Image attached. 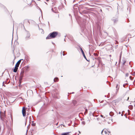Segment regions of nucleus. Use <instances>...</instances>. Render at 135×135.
Wrapping results in <instances>:
<instances>
[{"instance_id": "40", "label": "nucleus", "mask_w": 135, "mask_h": 135, "mask_svg": "<svg viewBox=\"0 0 135 135\" xmlns=\"http://www.w3.org/2000/svg\"><path fill=\"white\" fill-rule=\"evenodd\" d=\"M74 92H73L72 93H70L74 94Z\"/></svg>"}, {"instance_id": "56", "label": "nucleus", "mask_w": 135, "mask_h": 135, "mask_svg": "<svg viewBox=\"0 0 135 135\" xmlns=\"http://www.w3.org/2000/svg\"><path fill=\"white\" fill-rule=\"evenodd\" d=\"M130 62H129V64H130Z\"/></svg>"}, {"instance_id": "16", "label": "nucleus", "mask_w": 135, "mask_h": 135, "mask_svg": "<svg viewBox=\"0 0 135 135\" xmlns=\"http://www.w3.org/2000/svg\"><path fill=\"white\" fill-rule=\"evenodd\" d=\"M114 113L112 112H110L109 113V115L111 116H112L114 115Z\"/></svg>"}, {"instance_id": "13", "label": "nucleus", "mask_w": 135, "mask_h": 135, "mask_svg": "<svg viewBox=\"0 0 135 135\" xmlns=\"http://www.w3.org/2000/svg\"><path fill=\"white\" fill-rule=\"evenodd\" d=\"M23 77V76L22 75H21V76L20 75L19 78V82L20 83H21V81L22 80Z\"/></svg>"}, {"instance_id": "11", "label": "nucleus", "mask_w": 135, "mask_h": 135, "mask_svg": "<svg viewBox=\"0 0 135 135\" xmlns=\"http://www.w3.org/2000/svg\"><path fill=\"white\" fill-rule=\"evenodd\" d=\"M5 83L8 84L10 82V80L8 79H7L6 81H4Z\"/></svg>"}, {"instance_id": "32", "label": "nucleus", "mask_w": 135, "mask_h": 135, "mask_svg": "<svg viewBox=\"0 0 135 135\" xmlns=\"http://www.w3.org/2000/svg\"><path fill=\"white\" fill-rule=\"evenodd\" d=\"M4 83H5V82L4 81L3 82V86H5L4 84Z\"/></svg>"}, {"instance_id": "37", "label": "nucleus", "mask_w": 135, "mask_h": 135, "mask_svg": "<svg viewBox=\"0 0 135 135\" xmlns=\"http://www.w3.org/2000/svg\"><path fill=\"white\" fill-rule=\"evenodd\" d=\"M108 131V133H110V131Z\"/></svg>"}, {"instance_id": "58", "label": "nucleus", "mask_w": 135, "mask_h": 135, "mask_svg": "<svg viewBox=\"0 0 135 135\" xmlns=\"http://www.w3.org/2000/svg\"><path fill=\"white\" fill-rule=\"evenodd\" d=\"M100 27H99V29H100Z\"/></svg>"}, {"instance_id": "6", "label": "nucleus", "mask_w": 135, "mask_h": 135, "mask_svg": "<svg viewBox=\"0 0 135 135\" xmlns=\"http://www.w3.org/2000/svg\"><path fill=\"white\" fill-rule=\"evenodd\" d=\"M0 119L3 123H4L6 125H7L8 121L6 119V118H2Z\"/></svg>"}, {"instance_id": "2", "label": "nucleus", "mask_w": 135, "mask_h": 135, "mask_svg": "<svg viewBox=\"0 0 135 135\" xmlns=\"http://www.w3.org/2000/svg\"><path fill=\"white\" fill-rule=\"evenodd\" d=\"M22 59L19 60L16 63L15 65V68L14 69L13 71L15 73H16L17 70L18 69V67L21 62V60Z\"/></svg>"}, {"instance_id": "63", "label": "nucleus", "mask_w": 135, "mask_h": 135, "mask_svg": "<svg viewBox=\"0 0 135 135\" xmlns=\"http://www.w3.org/2000/svg\"><path fill=\"white\" fill-rule=\"evenodd\" d=\"M78 135H79V134H78Z\"/></svg>"}, {"instance_id": "17", "label": "nucleus", "mask_w": 135, "mask_h": 135, "mask_svg": "<svg viewBox=\"0 0 135 135\" xmlns=\"http://www.w3.org/2000/svg\"><path fill=\"white\" fill-rule=\"evenodd\" d=\"M76 101L75 100L73 101V104L75 105L76 104Z\"/></svg>"}, {"instance_id": "27", "label": "nucleus", "mask_w": 135, "mask_h": 135, "mask_svg": "<svg viewBox=\"0 0 135 135\" xmlns=\"http://www.w3.org/2000/svg\"><path fill=\"white\" fill-rule=\"evenodd\" d=\"M107 131L108 130H105L104 131V132L105 134H107V132H108Z\"/></svg>"}, {"instance_id": "28", "label": "nucleus", "mask_w": 135, "mask_h": 135, "mask_svg": "<svg viewBox=\"0 0 135 135\" xmlns=\"http://www.w3.org/2000/svg\"><path fill=\"white\" fill-rule=\"evenodd\" d=\"M126 77H127L128 76H129V74L128 73H127L126 74Z\"/></svg>"}, {"instance_id": "38", "label": "nucleus", "mask_w": 135, "mask_h": 135, "mask_svg": "<svg viewBox=\"0 0 135 135\" xmlns=\"http://www.w3.org/2000/svg\"><path fill=\"white\" fill-rule=\"evenodd\" d=\"M118 85L117 84V86H116V88H117V87H118Z\"/></svg>"}, {"instance_id": "35", "label": "nucleus", "mask_w": 135, "mask_h": 135, "mask_svg": "<svg viewBox=\"0 0 135 135\" xmlns=\"http://www.w3.org/2000/svg\"><path fill=\"white\" fill-rule=\"evenodd\" d=\"M2 112L1 111H0V115H2Z\"/></svg>"}, {"instance_id": "30", "label": "nucleus", "mask_w": 135, "mask_h": 135, "mask_svg": "<svg viewBox=\"0 0 135 135\" xmlns=\"http://www.w3.org/2000/svg\"><path fill=\"white\" fill-rule=\"evenodd\" d=\"M132 75L133 76H135V73L134 72L132 74Z\"/></svg>"}, {"instance_id": "59", "label": "nucleus", "mask_w": 135, "mask_h": 135, "mask_svg": "<svg viewBox=\"0 0 135 135\" xmlns=\"http://www.w3.org/2000/svg\"><path fill=\"white\" fill-rule=\"evenodd\" d=\"M100 27H99V29H100Z\"/></svg>"}, {"instance_id": "19", "label": "nucleus", "mask_w": 135, "mask_h": 135, "mask_svg": "<svg viewBox=\"0 0 135 135\" xmlns=\"http://www.w3.org/2000/svg\"><path fill=\"white\" fill-rule=\"evenodd\" d=\"M66 54H67V53L66 52H65V51H63L62 52V55L63 56H64V55H66Z\"/></svg>"}, {"instance_id": "9", "label": "nucleus", "mask_w": 135, "mask_h": 135, "mask_svg": "<svg viewBox=\"0 0 135 135\" xmlns=\"http://www.w3.org/2000/svg\"><path fill=\"white\" fill-rule=\"evenodd\" d=\"M2 118H6V115L4 112V113H2V115H0V118L1 119Z\"/></svg>"}, {"instance_id": "15", "label": "nucleus", "mask_w": 135, "mask_h": 135, "mask_svg": "<svg viewBox=\"0 0 135 135\" xmlns=\"http://www.w3.org/2000/svg\"><path fill=\"white\" fill-rule=\"evenodd\" d=\"M128 108L130 109L131 110L133 108V106L132 105H131L128 106Z\"/></svg>"}, {"instance_id": "49", "label": "nucleus", "mask_w": 135, "mask_h": 135, "mask_svg": "<svg viewBox=\"0 0 135 135\" xmlns=\"http://www.w3.org/2000/svg\"><path fill=\"white\" fill-rule=\"evenodd\" d=\"M63 126H64V127H65V126L64 125H63Z\"/></svg>"}, {"instance_id": "21", "label": "nucleus", "mask_w": 135, "mask_h": 135, "mask_svg": "<svg viewBox=\"0 0 135 135\" xmlns=\"http://www.w3.org/2000/svg\"><path fill=\"white\" fill-rule=\"evenodd\" d=\"M128 85V83L124 84L123 85V86L124 87H125V86L127 85Z\"/></svg>"}, {"instance_id": "47", "label": "nucleus", "mask_w": 135, "mask_h": 135, "mask_svg": "<svg viewBox=\"0 0 135 135\" xmlns=\"http://www.w3.org/2000/svg\"><path fill=\"white\" fill-rule=\"evenodd\" d=\"M121 116H123V114H121Z\"/></svg>"}, {"instance_id": "14", "label": "nucleus", "mask_w": 135, "mask_h": 135, "mask_svg": "<svg viewBox=\"0 0 135 135\" xmlns=\"http://www.w3.org/2000/svg\"><path fill=\"white\" fill-rule=\"evenodd\" d=\"M59 80L58 78L57 77L55 78L54 79V82H57Z\"/></svg>"}, {"instance_id": "18", "label": "nucleus", "mask_w": 135, "mask_h": 135, "mask_svg": "<svg viewBox=\"0 0 135 135\" xmlns=\"http://www.w3.org/2000/svg\"><path fill=\"white\" fill-rule=\"evenodd\" d=\"M89 115L90 116H91L92 115H93V116H94L93 114L91 112H90L89 114Z\"/></svg>"}, {"instance_id": "31", "label": "nucleus", "mask_w": 135, "mask_h": 135, "mask_svg": "<svg viewBox=\"0 0 135 135\" xmlns=\"http://www.w3.org/2000/svg\"><path fill=\"white\" fill-rule=\"evenodd\" d=\"M126 62V61H124V62L123 63V64L124 65L125 63Z\"/></svg>"}, {"instance_id": "46", "label": "nucleus", "mask_w": 135, "mask_h": 135, "mask_svg": "<svg viewBox=\"0 0 135 135\" xmlns=\"http://www.w3.org/2000/svg\"><path fill=\"white\" fill-rule=\"evenodd\" d=\"M52 44H54V43L53 42H52Z\"/></svg>"}, {"instance_id": "52", "label": "nucleus", "mask_w": 135, "mask_h": 135, "mask_svg": "<svg viewBox=\"0 0 135 135\" xmlns=\"http://www.w3.org/2000/svg\"><path fill=\"white\" fill-rule=\"evenodd\" d=\"M47 1H48L49 0H46Z\"/></svg>"}, {"instance_id": "60", "label": "nucleus", "mask_w": 135, "mask_h": 135, "mask_svg": "<svg viewBox=\"0 0 135 135\" xmlns=\"http://www.w3.org/2000/svg\"><path fill=\"white\" fill-rule=\"evenodd\" d=\"M106 95H105V97H106Z\"/></svg>"}, {"instance_id": "41", "label": "nucleus", "mask_w": 135, "mask_h": 135, "mask_svg": "<svg viewBox=\"0 0 135 135\" xmlns=\"http://www.w3.org/2000/svg\"><path fill=\"white\" fill-rule=\"evenodd\" d=\"M54 9H56V7H54Z\"/></svg>"}, {"instance_id": "29", "label": "nucleus", "mask_w": 135, "mask_h": 135, "mask_svg": "<svg viewBox=\"0 0 135 135\" xmlns=\"http://www.w3.org/2000/svg\"><path fill=\"white\" fill-rule=\"evenodd\" d=\"M104 129H103V130L102 131V132H101V134H102H102H103V131L104 130Z\"/></svg>"}, {"instance_id": "51", "label": "nucleus", "mask_w": 135, "mask_h": 135, "mask_svg": "<svg viewBox=\"0 0 135 135\" xmlns=\"http://www.w3.org/2000/svg\"><path fill=\"white\" fill-rule=\"evenodd\" d=\"M101 117H103V115H101Z\"/></svg>"}, {"instance_id": "10", "label": "nucleus", "mask_w": 135, "mask_h": 135, "mask_svg": "<svg viewBox=\"0 0 135 135\" xmlns=\"http://www.w3.org/2000/svg\"><path fill=\"white\" fill-rule=\"evenodd\" d=\"M25 72V71L24 70H23L22 69H21V72L20 75H21H21H22L23 76L24 73Z\"/></svg>"}, {"instance_id": "54", "label": "nucleus", "mask_w": 135, "mask_h": 135, "mask_svg": "<svg viewBox=\"0 0 135 135\" xmlns=\"http://www.w3.org/2000/svg\"><path fill=\"white\" fill-rule=\"evenodd\" d=\"M79 133H80V132L79 131Z\"/></svg>"}, {"instance_id": "39", "label": "nucleus", "mask_w": 135, "mask_h": 135, "mask_svg": "<svg viewBox=\"0 0 135 135\" xmlns=\"http://www.w3.org/2000/svg\"><path fill=\"white\" fill-rule=\"evenodd\" d=\"M76 0H74L73 1V2H74Z\"/></svg>"}, {"instance_id": "8", "label": "nucleus", "mask_w": 135, "mask_h": 135, "mask_svg": "<svg viewBox=\"0 0 135 135\" xmlns=\"http://www.w3.org/2000/svg\"><path fill=\"white\" fill-rule=\"evenodd\" d=\"M28 68L29 66H26L23 68L22 69L25 72H26L28 71Z\"/></svg>"}, {"instance_id": "26", "label": "nucleus", "mask_w": 135, "mask_h": 135, "mask_svg": "<svg viewBox=\"0 0 135 135\" xmlns=\"http://www.w3.org/2000/svg\"><path fill=\"white\" fill-rule=\"evenodd\" d=\"M35 125H36V124L35 123H32V125L33 126H35Z\"/></svg>"}, {"instance_id": "55", "label": "nucleus", "mask_w": 135, "mask_h": 135, "mask_svg": "<svg viewBox=\"0 0 135 135\" xmlns=\"http://www.w3.org/2000/svg\"><path fill=\"white\" fill-rule=\"evenodd\" d=\"M26 124V122L25 123V125Z\"/></svg>"}, {"instance_id": "62", "label": "nucleus", "mask_w": 135, "mask_h": 135, "mask_svg": "<svg viewBox=\"0 0 135 135\" xmlns=\"http://www.w3.org/2000/svg\"><path fill=\"white\" fill-rule=\"evenodd\" d=\"M1 76H0V78H1Z\"/></svg>"}, {"instance_id": "7", "label": "nucleus", "mask_w": 135, "mask_h": 135, "mask_svg": "<svg viewBox=\"0 0 135 135\" xmlns=\"http://www.w3.org/2000/svg\"><path fill=\"white\" fill-rule=\"evenodd\" d=\"M79 47L80 48V50L81 51V52L82 53V55H83V57H84V58L87 61H88L87 59H86V58L85 56V54H84V53L82 49V48L81 47Z\"/></svg>"}, {"instance_id": "50", "label": "nucleus", "mask_w": 135, "mask_h": 135, "mask_svg": "<svg viewBox=\"0 0 135 135\" xmlns=\"http://www.w3.org/2000/svg\"><path fill=\"white\" fill-rule=\"evenodd\" d=\"M109 56H111V55H109Z\"/></svg>"}, {"instance_id": "36", "label": "nucleus", "mask_w": 135, "mask_h": 135, "mask_svg": "<svg viewBox=\"0 0 135 135\" xmlns=\"http://www.w3.org/2000/svg\"><path fill=\"white\" fill-rule=\"evenodd\" d=\"M117 46H118V45H117L116 46H115V48H117Z\"/></svg>"}, {"instance_id": "64", "label": "nucleus", "mask_w": 135, "mask_h": 135, "mask_svg": "<svg viewBox=\"0 0 135 135\" xmlns=\"http://www.w3.org/2000/svg\"><path fill=\"white\" fill-rule=\"evenodd\" d=\"M134 106H135V105H134Z\"/></svg>"}, {"instance_id": "12", "label": "nucleus", "mask_w": 135, "mask_h": 135, "mask_svg": "<svg viewBox=\"0 0 135 135\" xmlns=\"http://www.w3.org/2000/svg\"><path fill=\"white\" fill-rule=\"evenodd\" d=\"M69 132L63 133L61 135H68L69 134Z\"/></svg>"}, {"instance_id": "1", "label": "nucleus", "mask_w": 135, "mask_h": 135, "mask_svg": "<svg viewBox=\"0 0 135 135\" xmlns=\"http://www.w3.org/2000/svg\"><path fill=\"white\" fill-rule=\"evenodd\" d=\"M58 35V32L57 31H54L50 33L46 37V39L53 38H55Z\"/></svg>"}, {"instance_id": "3", "label": "nucleus", "mask_w": 135, "mask_h": 135, "mask_svg": "<svg viewBox=\"0 0 135 135\" xmlns=\"http://www.w3.org/2000/svg\"><path fill=\"white\" fill-rule=\"evenodd\" d=\"M111 20L113 22L114 24L116 23L118 20V17H113L111 19Z\"/></svg>"}, {"instance_id": "61", "label": "nucleus", "mask_w": 135, "mask_h": 135, "mask_svg": "<svg viewBox=\"0 0 135 135\" xmlns=\"http://www.w3.org/2000/svg\"><path fill=\"white\" fill-rule=\"evenodd\" d=\"M1 76H0V78H1Z\"/></svg>"}, {"instance_id": "53", "label": "nucleus", "mask_w": 135, "mask_h": 135, "mask_svg": "<svg viewBox=\"0 0 135 135\" xmlns=\"http://www.w3.org/2000/svg\"><path fill=\"white\" fill-rule=\"evenodd\" d=\"M64 41H65V39H64Z\"/></svg>"}, {"instance_id": "22", "label": "nucleus", "mask_w": 135, "mask_h": 135, "mask_svg": "<svg viewBox=\"0 0 135 135\" xmlns=\"http://www.w3.org/2000/svg\"><path fill=\"white\" fill-rule=\"evenodd\" d=\"M52 11L54 12H55V13H56V11H54V10L53 9V8H52Z\"/></svg>"}, {"instance_id": "44", "label": "nucleus", "mask_w": 135, "mask_h": 135, "mask_svg": "<svg viewBox=\"0 0 135 135\" xmlns=\"http://www.w3.org/2000/svg\"><path fill=\"white\" fill-rule=\"evenodd\" d=\"M119 114H121V112H119Z\"/></svg>"}, {"instance_id": "20", "label": "nucleus", "mask_w": 135, "mask_h": 135, "mask_svg": "<svg viewBox=\"0 0 135 135\" xmlns=\"http://www.w3.org/2000/svg\"><path fill=\"white\" fill-rule=\"evenodd\" d=\"M88 109H86L85 110V111L84 113V114L85 115V114L88 113Z\"/></svg>"}, {"instance_id": "43", "label": "nucleus", "mask_w": 135, "mask_h": 135, "mask_svg": "<svg viewBox=\"0 0 135 135\" xmlns=\"http://www.w3.org/2000/svg\"><path fill=\"white\" fill-rule=\"evenodd\" d=\"M58 124V123H57L56 124V125H57Z\"/></svg>"}, {"instance_id": "5", "label": "nucleus", "mask_w": 135, "mask_h": 135, "mask_svg": "<svg viewBox=\"0 0 135 135\" xmlns=\"http://www.w3.org/2000/svg\"><path fill=\"white\" fill-rule=\"evenodd\" d=\"M26 36L25 37V39L26 40H28L30 38V34L29 32L27 31L26 30Z\"/></svg>"}, {"instance_id": "34", "label": "nucleus", "mask_w": 135, "mask_h": 135, "mask_svg": "<svg viewBox=\"0 0 135 135\" xmlns=\"http://www.w3.org/2000/svg\"><path fill=\"white\" fill-rule=\"evenodd\" d=\"M128 113H129L130 112V111L128 109Z\"/></svg>"}, {"instance_id": "45", "label": "nucleus", "mask_w": 135, "mask_h": 135, "mask_svg": "<svg viewBox=\"0 0 135 135\" xmlns=\"http://www.w3.org/2000/svg\"><path fill=\"white\" fill-rule=\"evenodd\" d=\"M100 11L101 12H102V10L101 9H100Z\"/></svg>"}, {"instance_id": "23", "label": "nucleus", "mask_w": 135, "mask_h": 135, "mask_svg": "<svg viewBox=\"0 0 135 135\" xmlns=\"http://www.w3.org/2000/svg\"><path fill=\"white\" fill-rule=\"evenodd\" d=\"M40 30H42V31L41 32V33H44V31H43V30L41 28L40 29Z\"/></svg>"}, {"instance_id": "33", "label": "nucleus", "mask_w": 135, "mask_h": 135, "mask_svg": "<svg viewBox=\"0 0 135 135\" xmlns=\"http://www.w3.org/2000/svg\"><path fill=\"white\" fill-rule=\"evenodd\" d=\"M33 131V129H32V131H31V133H32V134H32V131Z\"/></svg>"}, {"instance_id": "42", "label": "nucleus", "mask_w": 135, "mask_h": 135, "mask_svg": "<svg viewBox=\"0 0 135 135\" xmlns=\"http://www.w3.org/2000/svg\"><path fill=\"white\" fill-rule=\"evenodd\" d=\"M129 99V97H128V99H127V100H128Z\"/></svg>"}, {"instance_id": "48", "label": "nucleus", "mask_w": 135, "mask_h": 135, "mask_svg": "<svg viewBox=\"0 0 135 135\" xmlns=\"http://www.w3.org/2000/svg\"><path fill=\"white\" fill-rule=\"evenodd\" d=\"M56 97V98H58L57 97Z\"/></svg>"}, {"instance_id": "25", "label": "nucleus", "mask_w": 135, "mask_h": 135, "mask_svg": "<svg viewBox=\"0 0 135 135\" xmlns=\"http://www.w3.org/2000/svg\"><path fill=\"white\" fill-rule=\"evenodd\" d=\"M130 79L131 80H132L133 79V78L131 76H130Z\"/></svg>"}, {"instance_id": "4", "label": "nucleus", "mask_w": 135, "mask_h": 135, "mask_svg": "<svg viewBox=\"0 0 135 135\" xmlns=\"http://www.w3.org/2000/svg\"><path fill=\"white\" fill-rule=\"evenodd\" d=\"M26 108L23 107L22 108V113L23 117H25L26 115Z\"/></svg>"}, {"instance_id": "24", "label": "nucleus", "mask_w": 135, "mask_h": 135, "mask_svg": "<svg viewBox=\"0 0 135 135\" xmlns=\"http://www.w3.org/2000/svg\"><path fill=\"white\" fill-rule=\"evenodd\" d=\"M82 124H83L84 125H85V122L84 121H82Z\"/></svg>"}, {"instance_id": "57", "label": "nucleus", "mask_w": 135, "mask_h": 135, "mask_svg": "<svg viewBox=\"0 0 135 135\" xmlns=\"http://www.w3.org/2000/svg\"><path fill=\"white\" fill-rule=\"evenodd\" d=\"M113 103L114 102V101H113Z\"/></svg>"}]
</instances>
